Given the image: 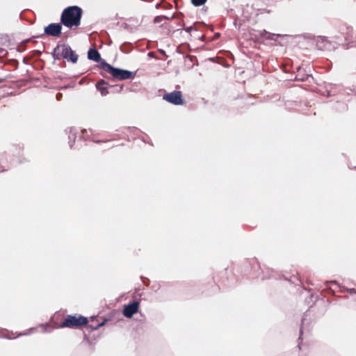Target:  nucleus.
Instances as JSON below:
<instances>
[{
    "instance_id": "f257e3e1",
    "label": "nucleus",
    "mask_w": 356,
    "mask_h": 356,
    "mask_svg": "<svg viewBox=\"0 0 356 356\" xmlns=\"http://www.w3.org/2000/svg\"><path fill=\"white\" fill-rule=\"evenodd\" d=\"M82 16V9L76 6H69L62 13L60 21L63 24L68 28L80 25Z\"/></svg>"
},
{
    "instance_id": "f03ea898",
    "label": "nucleus",
    "mask_w": 356,
    "mask_h": 356,
    "mask_svg": "<svg viewBox=\"0 0 356 356\" xmlns=\"http://www.w3.org/2000/svg\"><path fill=\"white\" fill-rule=\"evenodd\" d=\"M102 66L105 71L110 73L113 76V78L118 80L129 79L133 77L134 75L133 72L129 70L115 68L105 61L102 63Z\"/></svg>"
},
{
    "instance_id": "7ed1b4c3",
    "label": "nucleus",
    "mask_w": 356,
    "mask_h": 356,
    "mask_svg": "<svg viewBox=\"0 0 356 356\" xmlns=\"http://www.w3.org/2000/svg\"><path fill=\"white\" fill-rule=\"evenodd\" d=\"M88 323L87 318L78 315L72 316L68 315L63 323L60 325V327H70L74 328L80 325H85Z\"/></svg>"
},
{
    "instance_id": "20e7f679",
    "label": "nucleus",
    "mask_w": 356,
    "mask_h": 356,
    "mask_svg": "<svg viewBox=\"0 0 356 356\" xmlns=\"http://www.w3.org/2000/svg\"><path fill=\"white\" fill-rule=\"evenodd\" d=\"M163 99L175 105L183 104L182 95L180 91H174L163 96Z\"/></svg>"
},
{
    "instance_id": "39448f33",
    "label": "nucleus",
    "mask_w": 356,
    "mask_h": 356,
    "mask_svg": "<svg viewBox=\"0 0 356 356\" xmlns=\"http://www.w3.org/2000/svg\"><path fill=\"white\" fill-rule=\"evenodd\" d=\"M61 55L64 58L72 61L73 63H75L77 62V59H78L77 55L68 46H64L63 47Z\"/></svg>"
},
{
    "instance_id": "423d86ee",
    "label": "nucleus",
    "mask_w": 356,
    "mask_h": 356,
    "mask_svg": "<svg viewBox=\"0 0 356 356\" xmlns=\"http://www.w3.org/2000/svg\"><path fill=\"white\" fill-rule=\"evenodd\" d=\"M139 303L136 301L125 306L123 310V314L127 318H131L133 315L138 312Z\"/></svg>"
},
{
    "instance_id": "0eeeda50",
    "label": "nucleus",
    "mask_w": 356,
    "mask_h": 356,
    "mask_svg": "<svg viewBox=\"0 0 356 356\" xmlns=\"http://www.w3.org/2000/svg\"><path fill=\"white\" fill-rule=\"evenodd\" d=\"M62 27L60 24H50L44 28V33L52 36H58L61 32Z\"/></svg>"
},
{
    "instance_id": "6e6552de",
    "label": "nucleus",
    "mask_w": 356,
    "mask_h": 356,
    "mask_svg": "<svg viewBox=\"0 0 356 356\" xmlns=\"http://www.w3.org/2000/svg\"><path fill=\"white\" fill-rule=\"evenodd\" d=\"M88 58L90 60H94L95 62H99L101 60V56L99 53L96 49H90L88 52Z\"/></svg>"
},
{
    "instance_id": "1a4fd4ad",
    "label": "nucleus",
    "mask_w": 356,
    "mask_h": 356,
    "mask_svg": "<svg viewBox=\"0 0 356 356\" xmlns=\"http://www.w3.org/2000/svg\"><path fill=\"white\" fill-rule=\"evenodd\" d=\"M96 87L97 90H99L102 96H105L108 93L107 88L106 87V82L102 80L99 81L97 83Z\"/></svg>"
},
{
    "instance_id": "9d476101",
    "label": "nucleus",
    "mask_w": 356,
    "mask_h": 356,
    "mask_svg": "<svg viewBox=\"0 0 356 356\" xmlns=\"http://www.w3.org/2000/svg\"><path fill=\"white\" fill-rule=\"evenodd\" d=\"M192 3L195 6H200L203 5L207 0H191Z\"/></svg>"
},
{
    "instance_id": "9b49d317",
    "label": "nucleus",
    "mask_w": 356,
    "mask_h": 356,
    "mask_svg": "<svg viewBox=\"0 0 356 356\" xmlns=\"http://www.w3.org/2000/svg\"><path fill=\"white\" fill-rule=\"evenodd\" d=\"M161 17H156L154 19L155 22H159L161 21Z\"/></svg>"
},
{
    "instance_id": "f8f14e48",
    "label": "nucleus",
    "mask_w": 356,
    "mask_h": 356,
    "mask_svg": "<svg viewBox=\"0 0 356 356\" xmlns=\"http://www.w3.org/2000/svg\"><path fill=\"white\" fill-rule=\"evenodd\" d=\"M191 30H192V27H191V26H189V27H188V28L186 29V31L187 32H190Z\"/></svg>"
},
{
    "instance_id": "ddd939ff",
    "label": "nucleus",
    "mask_w": 356,
    "mask_h": 356,
    "mask_svg": "<svg viewBox=\"0 0 356 356\" xmlns=\"http://www.w3.org/2000/svg\"><path fill=\"white\" fill-rule=\"evenodd\" d=\"M104 323H105V322H102L96 328H98L99 327L103 326L104 325Z\"/></svg>"
},
{
    "instance_id": "4468645a",
    "label": "nucleus",
    "mask_w": 356,
    "mask_h": 356,
    "mask_svg": "<svg viewBox=\"0 0 356 356\" xmlns=\"http://www.w3.org/2000/svg\"><path fill=\"white\" fill-rule=\"evenodd\" d=\"M3 51H4V50L3 49L0 48V55H1Z\"/></svg>"
},
{
    "instance_id": "2eb2a0df",
    "label": "nucleus",
    "mask_w": 356,
    "mask_h": 356,
    "mask_svg": "<svg viewBox=\"0 0 356 356\" xmlns=\"http://www.w3.org/2000/svg\"><path fill=\"white\" fill-rule=\"evenodd\" d=\"M349 291H350V293L355 292V289H350Z\"/></svg>"
}]
</instances>
